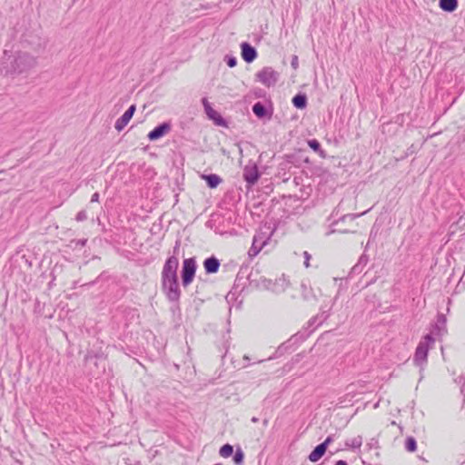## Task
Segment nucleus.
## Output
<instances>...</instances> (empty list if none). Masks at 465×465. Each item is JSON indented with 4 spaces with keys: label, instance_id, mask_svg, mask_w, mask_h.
Returning a JSON list of instances; mask_svg holds the SVG:
<instances>
[{
    "label": "nucleus",
    "instance_id": "f257e3e1",
    "mask_svg": "<svg viewBox=\"0 0 465 465\" xmlns=\"http://www.w3.org/2000/svg\"><path fill=\"white\" fill-rule=\"evenodd\" d=\"M5 56L1 61V71L5 74H22L36 65V58L27 53H18L12 60L11 56Z\"/></svg>",
    "mask_w": 465,
    "mask_h": 465
},
{
    "label": "nucleus",
    "instance_id": "f03ea898",
    "mask_svg": "<svg viewBox=\"0 0 465 465\" xmlns=\"http://www.w3.org/2000/svg\"><path fill=\"white\" fill-rule=\"evenodd\" d=\"M435 339L431 334H426L416 348L413 361L417 366H422L427 362L428 352Z\"/></svg>",
    "mask_w": 465,
    "mask_h": 465
},
{
    "label": "nucleus",
    "instance_id": "7ed1b4c3",
    "mask_svg": "<svg viewBox=\"0 0 465 465\" xmlns=\"http://www.w3.org/2000/svg\"><path fill=\"white\" fill-rule=\"evenodd\" d=\"M179 266V260L177 256H170L164 262L162 274L161 282L174 281L178 280L177 269Z\"/></svg>",
    "mask_w": 465,
    "mask_h": 465
},
{
    "label": "nucleus",
    "instance_id": "20e7f679",
    "mask_svg": "<svg viewBox=\"0 0 465 465\" xmlns=\"http://www.w3.org/2000/svg\"><path fill=\"white\" fill-rule=\"evenodd\" d=\"M279 74L272 67H264L256 74V80L267 87L275 85Z\"/></svg>",
    "mask_w": 465,
    "mask_h": 465
},
{
    "label": "nucleus",
    "instance_id": "39448f33",
    "mask_svg": "<svg viewBox=\"0 0 465 465\" xmlns=\"http://www.w3.org/2000/svg\"><path fill=\"white\" fill-rule=\"evenodd\" d=\"M196 272V262L194 258L183 260L182 269V282L183 286H188L193 280Z\"/></svg>",
    "mask_w": 465,
    "mask_h": 465
},
{
    "label": "nucleus",
    "instance_id": "423d86ee",
    "mask_svg": "<svg viewBox=\"0 0 465 465\" xmlns=\"http://www.w3.org/2000/svg\"><path fill=\"white\" fill-rule=\"evenodd\" d=\"M162 289L168 301L177 302L180 300L181 291L178 280L161 282Z\"/></svg>",
    "mask_w": 465,
    "mask_h": 465
},
{
    "label": "nucleus",
    "instance_id": "0eeeda50",
    "mask_svg": "<svg viewBox=\"0 0 465 465\" xmlns=\"http://www.w3.org/2000/svg\"><path fill=\"white\" fill-rule=\"evenodd\" d=\"M261 173L258 170V166L254 162L250 161L243 168L242 177L244 181L250 185L255 184Z\"/></svg>",
    "mask_w": 465,
    "mask_h": 465
},
{
    "label": "nucleus",
    "instance_id": "6e6552de",
    "mask_svg": "<svg viewBox=\"0 0 465 465\" xmlns=\"http://www.w3.org/2000/svg\"><path fill=\"white\" fill-rule=\"evenodd\" d=\"M136 110V106L134 104H132L125 112L124 114L116 120L114 128L120 132L122 131L130 122L132 117L134 116V114Z\"/></svg>",
    "mask_w": 465,
    "mask_h": 465
},
{
    "label": "nucleus",
    "instance_id": "1a4fd4ad",
    "mask_svg": "<svg viewBox=\"0 0 465 465\" xmlns=\"http://www.w3.org/2000/svg\"><path fill=\"white\" fill-rule=\"evenodd\" d=\"M171 130V124L169 123H163L153 128L147 135L150 141H155L165 135Z\"/></svg>",
    "mask_w": 465,
    "mask_h": 465
},
{
    "label": "nucleus",
    "instance_id": "9d476101",
    "mask_svg": "<svg viewBox=\"0 0 465 465\" xmlns=\"http://www.w3.org/2000/svg\"><path fill=\"white\" fill-rule=\"evenodd\" d=\"M242 56L246 63H252L257 57L256 49L249 43L243 42L241 44Z\"/></svg>",
    "mask_w": 465,
    "mask_h": 465
},
{
    "label": "nucleus",
    "instance_id": "9b49d317",
    "mask_svg": "<svg viewBox=\"0 0 465 465\" xmlns=\"http://www.w3.org/2000/svg\"><path fill=\"white\" fill-rule=\"evenodd\" d=\"M220 261L215 256H211L203 261V268L207 274H213L219 271Z\"/></svg>",
    "mask_w": 465,
    "mask_h": 465
},
{
    "label": "nucleus",
    "instance_id": "f8f14e48",
    "mask_svg": "<svg viewBox=\"0 0 465 465\" xmlns=\"http://www.w3.org/2000/svg\"><path fill=\"white\" fill-rule=\"evenodd\" d=\"M301 293L304 301L308 302H316L318 301L317 295L311 286H308L305 282L301 284Z\"/></svg>",
    "mask_w": 465,
    "mask_h": 465
},
{
    "label": "nucleus",
    "instance_id": "ddd939ff",
    "mask_svg": "<svg viewBox=\"0 0 465 465\" xmlns=\"http://www.w3.org/2000/svg\"><path fill=\"white\" fill-rule=\"evenodd\" d=\"M446 322H447V320H446L445 315L439 314L437 317V321L433 326V328H434L433 332L436 335H440V336L445 334L447 332Z\"/></svg>",
    "mask_w": 465,
    "mask_h": 465
},
{
    "label": "nucleus",
    "instance_id": "4468645a",
    "mask_svg": "<svg viewBox=\"0 0 465 465\" xmlns=\"http://www.w3.org/2000/svg\"><path fill=\"white\" fill-rule=\"evenodd\" d=\"M208 108L205 110V113L207 116L213 120V122L219 125V126H225L226 122L225 120L221 116V114L216 112L212 106H207Z\"/></svg>",
    "mask_w": 465,
    "mask_h": 465
},
{
    "label": "nucleus",
    "instance_id": "2eb2a0df",
    "mask_svg": "<svg viewBox=\"0 0 465 465\" xmlns=\"http://www.w3.org/2000/svg\"><path fill=\"white\" fill-rule=\"evenodd\" d=\"M326 448L322 443L317 445L309 454L308 459L312 462L318 461L326 452Z\"/></svg>",
    "mask_w": 465,
    "mask_h": 465
},
{
    "label": "nucleus",
    "instance_id": "dca6fc26",
    "mask_svg": "<svg viewBox=\"0 0 465 465\" xmlns=\"http://www.w3.org/2000/svg\"><path fill=\"white\" fill-rule=\"evenodd\" d=\"M439 6L445 12H454L458 8V0H440Z\"/></svg>",
    "mask_w": 465,
    "mask_h": 465
},
{
    "label": "nucleus",
    "instance_id": "f3484780",
    "mask_svg": "<svg viewBox=\"0 0 465 465\" xmlns=\"http://www.w3.org/2000/svg\"><path fill=\"white\" fill-rule=\"evenodd\" d=\"M203 178L205 180L208 187L211 189L216 188L223 181L219 175L214 173L203 175Z\"/></svg>",
    "mask_w": 465,
    "mask_h": 465
},
{
    "label": "nucleus",
    "instance_id": "a211bd4d",
    "mask_svg": "<svg viewBox=\"0 0 465 465\" xmlns=\"http://www.w3.org/2000/svg\"><path fill=\"white\" fill-rule=\"evenodd\" d=\"M288 284V281L282 276L275 280L271 289L274 292H282L286 290Z\"/></svg>",
    "mask_w": 465,
    "mask_h": 465
},
{
    "label": "nucleus",
    "instance_id": "6ab92c4d",
    "mask_svg": "<svg viewBox=\"0 0 465 465\" xmlns=\"http://www.w3.org/2000/svg\"><path fill=\"white\" fill-rule=\"evenodd\" d=\"M293 105L298 109H303L307 105V97L303 94H298L292 98Z\"/></svg>",
    "mask_w": 465,
    "mask_h": 465
},
{
    "label": "nucleus",
    "instance_id": "aec40b11",
    "mask_svg": "<svg viewBox=\"0 0 465 465\" xmlns=\"http://www.w3.org/2000/svg\"><path fill=\"white\" fill-rule=\"evenodd\" d=\"M362 444V437L356 436L352 439H349L345 441V446L351 449H360Z\"/></svg>",
    "mask_w": 465,
    "mask_h": 465
},
{
    "label": "nucleus",
    "instance_id": "412c9836",
    "mask_svg": "<svg viewBox=\"0 0 465 465\" xmlns=\"http://www.w3.org/2000/svg\"><path fill=\"white\" fill-rule=\"evenodd\" d=\"M252 112L259 118L264 117L267 113L265 106L261 102H257L253 104Z\"/></svg>",
    "mask_w": 465,
    "mask_h": 465
},
{
    "label": "nucleus",
    "instance_id": "4be33fe9",
    "mask_svg": "<svg viewBox=\"0 0 465 465\" xmlns=\"http://www.w3.org/2000/svg\"><path fill=\"white\" fill-rule=\"evenodd\" d=\"M258 242L259 241H258L257 236H254L253 240H252V247L249 250V255L250 256L257 255L260 252V251L262 250V248L264 245V243H265L264 242H262L259 246H257Z\"/></svg>",
    "mask_w": 465,
    "mask_h": 465
},
{
    "label": "nucleus",
    "instance_id": "5701e85b",
    "mask_svg": "<svg viewBox=\"0 0 465 465\" xmlns=\"http://www.w3.org/2000/svg\"><path fill=\"white\" fill-rule=\"evenodd\" d=\"M233 453V446L226 443L223 446L221 447L219 450V454L223 458H229Z\"/></svg>",
    "mask_w": 465,
    "mask_h": 465
},
{
    "label": "nucleus",
    "instance_id": "b1692460",
    "mask_svg": "<svg viewBox=\"0 0 465 465\" xmlns=\"http://www.w3.org/2000/svg\"><path fill=\"white\" fill-rule=\"evenodd\" d=\"M308 145L314 152L318 153L321 156H323L324 152L321 148V143L316 139H312L308 141Z\"/></svg>",
    "mask_w": 465,
    "mask_h": 465
},
{
    "label": "nucleus",
    "instance_id": "393cba45",
    "mask_svg": "<svg viewBox=\"0 0 465 465\" xmlns=\"http://www.w3.org/2000/svg\"><path fill=\"white\" fill-rule=\"evenodd\" d=\"M232 460H233V462L236 464V465H242L243 463V460H244V453L242 451V450L238 447L236 449V451L232 457Z\"/></svg>",
    "mask_w": 465,
    "mask_h": 465
},
{
    "label": "nucleus",
    "instance_id": "a878e982",
    "mask_svg": "<svg viewBox=\"0 0 465 465\" xmlns=\"http://www.w3.org/2000/svg\"><path fill=\"white\" fill-rule=\"evenodd\" d=\"M405 449L410 451L413 452L417 449V442L416 440L413 437H408L405 440Z\"/></svg>",
    "mask_w": 465,
    "mask_h": 465
},
{
    "label": "nucleus",
    "instance_id": "bb28decb",
    "mask_svg": "<svg viewBox=\"0 0 465 465\" xmlns=\"http://www.w3.org/2000/svg\"><path fill=\"white\" fill-rule=\"evenodd\" d=\"M225 62L227 65L231 68L234 67L237 64V59L234 56L232 55H226L225 56Z\"/></svg>",
    "mask_w": 465,
    "mask_h": 465
},
{
    "label": "nucleus",
    "instance_id": "cd10ccee",
    "mask_svg": "<svg viewBox=\"0 0 465 465\" xmlns=\"http://www.w3.org/2000/svg\"><path fill=\"white\" fill-rule=\"evenodd\" d=\"M87 240L86 239H82V240H72L71 242H70V246H74V247H77V246H84L85 243H86Z\"/></svg>",
    "mask_w": 465,
    "mask_h": 465
},
{
    "label": "nucleus",
    "instance_id": "c85d7f7f",
    "mask_svg": "<svg viewBox=\"0 0 465 465\" xmlns=\"http://www.w3.org/2000/svg\"><path fill=\"white\" fill-rule=\"evenodd\" d=\"M364 267L360 265L359 263H356L351 270V274H359L362 272Z\"/></svg>",
    "mask_w": 465,
    "mask_h": 465
},
{
    "label": "nucleus",
    "instance_id": "c756f323",
    "mask_svg": "<svg viewBox=\"0 0 465 465\" xmlns=\"http://www.w3.org/2000/svg\"><path fill=\"white\" fill-rule=\"evenodd\" d=\"M76 221L83 222L87 219L86 212L85 211H80L75 217Z\"/></svg>",
    "mask_w": 465,
    "mask_h": 465
},
{
    "label": "nucleus",
    "instance_id": "7c9ffc66",
    "mask_svg": "<svg viewBox=\"0 0 465 465\" xmlns=\"http://www.w3.org/2000/svg\"><path fill=\"white\" fill-rule=\"evenodd\" d=\"M368 256L365 255V254H362L360 258H359V261L357 263H359L360 265H361L362 267H365L368 263Z\"/></svg>",
    "mask_w": 465,
    "mask_h": 465
},
{
    "label": "nucleus",
    "instance_id": "2f4dec72",
    "mask_svg": "<svg viewBox=\"0 0 465 465\" xmlns=\"http://www.w3.org/2000/svg\"><path fill=\"white\" fill-rule=\"evenodd\" d=\"M334 440L333 435H329L323 442H322V445L327 449L328 446Z\"/></svg>",
    "mask_w": 465,
    "mask_h": 465
},
{
    "label": "nucleus",
    "instance_id": "473e14b6",
    "mask_svg": "<svg viewBox=\"0 0 465 465\" xmlns=\"http://www.w3.org/2000/svg\"><path fill=\"white\" fill-rule=\"evenodd\" d=\"M298 64H299L298 56L293 55L292 58L291 65L293 69H297Z\"/></svg>",
    "mask_w": 465,
    "mask_h": 465
},
{
    "label": "nucleus",
    "instance_id": "72a5a7b5",
    "mask_svg": "<svg viewBox=\"0 0 465 465\" xmlns=\"http://www.w3.org/2000/svg\"><path fill=\"white\" fill-rule=\"evenodd\" d=\"M180 246H181V242H180V240H177L175 242V245L173 247V255L174 256H176L179 253Z\"/></svg>",
    "mask_w": 465,
    "mask_h": 465
},
{
    "label": "nucleus",
    "instance_id": "f704fd0d",
    "mask_svg": "<svg viewBox=\"0 0 465 465\" xmlns=\"http://www.w3.org/2000/svg\"><path fill=\"white\" fill-rule=\"evenodd\" d=\"M366 212H363L360 214H348V215H345L342 217V220H345L347 218L351 219V220H354L356 219L357 217H360L361 215H363Z\"/></svg>",
    "mask_w": 465,
    "mask_h": 465
},
{
    "label": "nucleus",
    "instance_id": "c9c22d12",
    "mask_svg": "<svg viewBox=\"0 0 465 465\" xmlns=\"http://www.w3.org/2000/svg\"><path fill=\"white\" fill-rule=\"evenodd\" d=\"M303 256H304V259H305L304 265H305V267L308 268L310 266L309 261L311 259V255L308 253V252H303Z\"/></svg>",
    "mask_w": 465,
    "mask_h": 465
},
{
    "label": "nucleus",
    "instance_id": "e433bc0d",
    "mask_svg": "<svg viewBox=\"0 0 465 465\" xmlns=\"http://www.w3.org/2000/svg\"><path fill=\"white\" fill-rule=\"evenodd\" d=\"M99 201V193H94L91 197V203H96Z\"/></svg>",
    "mask_w": 465,
    "mask_h": 465
},
{
    "label": "nucleus",
    "instance_id": "4c0bfd02",
    "mask_svg": "<svg viewBox=\"0 0 465 465\" xmlns=\"http://www.w3.org/2000/svg\"><path fill=\"white\" fill-rule=\"evenodd\" d=\"M203 105L204 107V111L208 108L207 106H211L210 103L206 98L202 99Z\"/></svg>",
    "mask_w": 465,
    "mask_h": 465
},
{
    "label": "nucleus",
    "instance_id": "58836bf2",
    "mask_svg": "<svg viewBox=\"0 0 465 465\" xmlns=\"http://www.w3.org/2000/svg\"><path fill=\"white\" fill-rule=\"evenodd\" d=\"M334 465H348V463L345 460H338Z\"/></svg>",
    "mask_w": 465,
    "mask_h": 465
},
{
    "label": "nucleus",
    "instance_id": "ea45409f",
    "mask_svg": "<svg viewBox=\"0 0 465 465\" xmlns=\"http://www.w3.org/2000/svg\"><path fill=\"white\" fill-rule=\"evenodd\" d=\"M322 310V317L323 320L327 319L328 317V314H325L326 312L323 310V308L321 309Z\"/></svg>",
    "mask_w": 465,
    "mask_h": 465
},
{
    "label": "nucleus",
    "instance_id": "a19ab883",
    "mask_svg": "<svg viewBox=\"0 0 465 465\" xmlns=\"http://www.w3.org/2000/svg\"><path fill=\"white\" fill-rule=\"evenodd\" d=\"M243 360H244V361H248V363H247V364H245V365L243 366V367H247V366L249 365L250 358H249L247 355H244V356H243Z\"/></svg>",
    "mask_w": 465,
    "mask_h": 465
},
{
    "label": "nucleus",
    "instance_id": "79ce46f5",
    "mask_svg": "<svg viewBox=\"0 0 465 465\" xmlns=\"http://www.w3.org/2000/svg\"><path fill=\"white\" fill-rule=\"evenodd\" d=\"M268 423H269V420H268L267 419H264V420H262V424H263V426H265V427H266V426H268Z\"/></svg>",
    "mask_w": 465,
    "mask_h": 465
},
{
    "label": "nucleus",
    "instance_id": "37998d69",
    "mask_svg": "<svg viewBox=\"0 0 465 465\" xmlns=\"http://www.w3.org/2000/svg\"><path fill=\"white\" fill-rule=\"evenodd\" d=\"M251 420H252V422L255 423V422L259 421V419L257 417H252Z\"/></svg>",
    "mask_w": 465,
    "mask_h": 465
},
{
    "label": "nucleus",
    "instance_id": "c03bdc74",
    "mask_svg": "<svg viewBox=\"0 0 465 465\" xmlns=\"http://www.w3.org/2000/svg\"><path fill=\"white\" fill-rule=\"evenodd\" d=\"M317 317L315 318H312L311 321H310V323L312 324L315 321H316Z\"/></svg>",
    "mask_w": 465,
    "mask_h": 465
}]
</instances>
